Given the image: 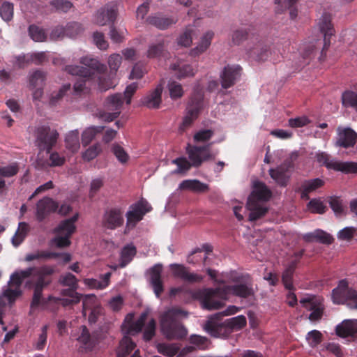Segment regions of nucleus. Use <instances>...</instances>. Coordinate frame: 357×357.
I'll use <instances>...</instances> for the list:
<instances>
[{"label": "nucleus", "instance_id": "393cba45", "mask_svg": "<svg viewBox=\"0 0 357 357\" xmlns=\"http://www.w3.org/2000/svg\"><path fill=\"white\" fill-rule=\"evenodd\" d=\"M162 266L155 264L149 270L150 283L157 298H160L164 291L163 282L162 280Z\"/></svg>", "mask_w": 357, "mask_h": 357}, {"label": "nucleus", "instance_id": "2eb2a0df", "mask_svg": "<svg viewBox=\"0 0 357 357\" xmlns=\"http://www.w3.org/2000/svg\"><path fill=\"white\" fill-rule=\"evenodd\" d=\"M331 15L324 13L319 20L318 26L320 32L324 35V46L321 50V56L326 55V51L331 45V37L335 34V29L332 24Z\"/></svg>", "mask_w": 357, "mask_h": 357}, {"label": "nucleus", "instance_id": "69168bd1", "mask_svg": "<svg viewBox=\"0 0 357 357\" xmlns=\"http://www.w3.org/2000/svg\"><path fill=\"white\" fill-rule=\"evenodd\" d=\"M213 134L214 132L212 130H201L194 135L193 139L197 143L205 142L211 139Z\"/></svg>", "mask_w": 357, "mask_h": 357}, {"label": "nucleus", "instance_id": "aec40b11", "mask_svg": "<svg viewBox=\"0 0 357 357\" xmlns=\"http://www.w3.org/2000/svg\"><path fill=\"white\" fill-rule=\"evenodd\" d=\"M223 291L225 294H232L234 296L248 298L254 296L255 291L252 287V284L250 282L236 284L234 285H224Z\"/></svg>", "mask_w": 357, "mask_h": 357}, {"label": "nucleus", "instance_id": "f704fd0d", "mask_svg": "<svg viewBox=\"0 0 357 357\" xmlns=\"http://www.w3.org/2000/svg\"><path fill=\"white\" fill-rule=\"evenodd\" d=\"M298 0H274L275 3L278 6L277 12L280 13L286 9L289 10V15L291 20H294L298 15V10L295 7Z\"/></svg>", "mask_w": 357, "mask_h": 357}, {"label": "nucleus", "instance_id": "8fccbe9b", "mask_svg": "<svg viewBox=\"0 0 357 357\" xmlns=\"http://www.w3.org/2000/svg\"><path fill=\"white\" fill-rule=\"evenodd\" d=\"M70 84H67L63 85L58 91H54L51 94L50 99V105L51 106H56L57 103L63 98L66 93L70 90Z\"/></svg>", "mask_w": 357, "mask_h": 357}, {"label": "nucleus", "instance_id": "864d4df0", "mask_svg": "<svg viewBox=\"0 0 357 357\" xmlns=\"http://www.w3.org/2000/svg\"><path fill=\"white\" fill-rule=\"evenodd\" d=\"M59 282L62 286L74 287V289H78L79 287L78 280L70 273L61 275Z\"/></svg>", "mask_w": 357, "mask_h": 357}, {"label": "nucleus", "instance_id": "f03ea898", "mask_svg": "<svg viewBox=\"0 0 357 357\" xmlns=\"http://www.w3.org/2000/svg\"><path fill=\"white\" fill-rule=\"evenodd\" d=\"M213 142L204 146H196L188 144L186 153L190 161L186 158L179 157L174 159L172 162L177 165L178 168L174 173L181 174L190 170L191 167H199L202 164L207 160H215L218 154V151L211 152L210 148Z\"/></svg>", "mask_w": 357, "mask_h": 357}, {"label": "nucleus", "instance_id": "4468645a", "mask_svg": "<svg viewBox=\"0 0 357 357\" xmlns=\"http://www.w3.org/2000/svg\"><path fill=\"white\" fill-rule=\"evenodd\" d=\"M216 297L222 298L227 297V294H224L222 287L206 289L202 299L203 307L208 310L221 308L224 303L222 301L217 300Z\"/></svg>", "mask_w": 357, "mask_h": 357}, {"label": "nucleus", "instance_id": "c9c22d12", "mask_svg": "<svg viewBox=\"0 0 357 357\" xmlns=\"http://www.w3.org/2000/svg\"><path fill=\"white\" fill-rule=\"evenodd\" d=\"M136 347L135 343L128 335L125 336L120 341L119 347L116 351L117 357H126Z\"/></svg>", "mask_w": 357, "mask_h": 357}, {"label": "nucleus", "instance_id": "e2e57ef3", "mask_svg": "<svg viewBox=\"0 0 357 357\" xmlns=\"http://www.w3.org/2000/svg\"><path fill=\"white\" fill-rule=\"evenodd\" d=\"M56 11L67 13L73 7V3L68 0H52L50 2Z\"/></svg>", "mask_w": 357, "mask_h": 357}, {"label": "nucleus", "instance_id": "09e8293b", "mask_svg": "<svg viewBox=\"0 0 357 357\" xmlns=\"http://www.w3.org/2000/svg\"><path fill=\"white\" fill-rule=\"evenodd\" d=\"M250 29L241 28L235 30L231 35V40L234 45H240L249 36Z\"/></svg>", "mask_w": 357, "mask_h": 357}, {"label": "nucleus", "instance_id": "c03bdc74", "mask_svg": "<svg viewBox=\"0 0 357 357\" xmlns=\"http://www.w3.org/2000/svg\"><path fill=\"white\" fill-rule=\"evenodd\" d=\"M169 96L172 100L181 98L184 93L183 86L176 81H170L167 84Z\"/></svg>", "mask_w": 357, "mask_h": 357}, {"label": "nucleus", "instance_id": "e433bc0d", "mask_svg": "<svg viewBox=\"0 0 357 357\" xmlns=\"http://www.w3.org/2000/svg\"><path fill=\"white\" fill-rule=\"evenodd\" d=\"M112 273L108 272L101 276L102 280H98L93 278H86L84 280L85 285L91 289H103L109 284V280Z\"/></svg>", "mask_w": 357, "mask_h": 357}, {"label": "nucleus", "instance_id": "0eeeda50", "mask_svg": "<svg viewBox=\"0 0 357 357\" xmlns=\"http://www.w3.org/2000/svg\"><path fill=\"white\" fill-rule=\"evenodd\" d=\"M204 93L201 91H195L192 95L186 107V114L180 127L181 130H184L191 126L198 118L204 109Z\"/></svg>", "mask_w": 357, "mask_h": 357}, {"label": "nucleus", "instance_id": "a211bd4d", "mask_svg": "<svg viewBox=\"0 0 357 357\" xmlns=\"http://www.w3.org/2000/svg\"><path fill=\"white\" fill-rule=\"evenodd\" d=\"M117 3L110 2L97 11L95 15V22L100 26L105 25L107 22L114 23L117 17Z\"/></svg>", "mask_w": 357, "mask_h": 357}, {"label": "nucleus", "instance_id": "2f4dec72", "mask_svg": "<svg viewBox=\"0 0 357 357\" xmlns=\"http://www.w3.org/2000/svg\"><path fill=\"white\" fill-rule=\"evenodd\" d=\"M178 188L181 190H191L195 192H205L208 190V185L202 183L197 179H187L183 181L180 184Z\"/></svg>", "mask_w": 357, "mask_h": 357}, {"label": "nucleus", "instance_id": "b1692460", "mask_svg": "<svg viewBox=\"0 0 357 357\" xmlns=\"http://www.w3.org/2000/svg\"><path fill=\"white\" fill-rule=\"evenodd\" d=\"M164 81L157 85L155 89L151 91L142 99V104L150 109L158 108L162 101V93L163 90Z\"/></svg>", "mask_w": 357, "mask_h": 357}, {"label": "nucleus", "instance_id": "39448f33", "mask_svg": "<svg viewBox=\"0 0 357 357\" xmlns=\"http://www.w3.org/2000/svg\"><path fill=\"white\" fill-rule=\"evenodd\" d=\"M272 196L271 190L261 181H256L253 190L247 202V208L250 211L249 220L256 221L264 217L268 211V208L261 205L259 202H267Z\"/></svg>", "mask_w": 357, "mask_h": 357}, {"label": "nucleus", "instance_id": "cd10ccee", "mask_svg": "<svg viewBox=\"0 0 357 357\" xmlns=\"http://www.w3.org/2000/svg\"><path fill=\"white\" fill-rule=\"evenodd\" d=\"M324 185V181L319 178L305 180L296 191L301 193V197L303 199L307 200L310 199V193L321 188Z\"/></svg>", "mask_w": 357, "mask_h": 357}, {"label": "nucleus", "instance_id": "ddd939ff", "mask_svg": "<svg viewBox=\"0 0 357 357\" xmlns=\"http://www.w3.org/2000/svg\"><path fill=\"white\" fill-rule=\"evenodd\" d=\"M123 103V96L121 93H115L108 96L105 102V107L109 112L100 114V118L110 122L116 119L120 113Z\"/></svg>", "mask_w": 357, "mask_h": 357}, {"label": "nucleus", "instance_id": "f3484780", "mask_svg": "<svg viewBox=\"0 0 357 357\" xmlns=\"http://www.w3.org/2000/svg\"><path fill=\"white\" fill-rule=\"evenodd\" d=\"M59 204L53 199L45 197L36 204V218L38 222H43L51 213L58 209Z\"/></svg>", "mask_w": 357, "mask_h": 357}, {"label": "nucleus", "instance_id": "bf43d9fd", "mask_svg": "<svg viewBox=\"0 0 357 357\" xmlns=\"http://www.w3.org/2000/svg\"><path fill=\"white\" fill-rule=\"evenodd\" d=\"M335 170L344 173H357V162H337Z\"/></svg>", "mask_w": 357, "mask_h": 357}, {"label": "nucleus", "instance_id": "20e7f679", "mask_svg": "<svg viewBox=\"0 0 357 357\" xmlns=\"http://www.w3.org/2000/svg\"><path fill=\"white\" fill-rule=\"evenodd\" d=\"M81 63L85 66H67L66 70L73 75H77L79 78L74 84L75 91L79 93L84 91L86 85V79L93 78L95 73H102L106 66L100 63L97 59L85 56L81 59Z\"/></svg>", "mask_w": 357, "mask_h": 357}, {"label": "nucleus", "instance_id": "473e14b6", "mask_svg": "<svg viewBox=\"0 0 357 357\" xmlns=\"http://www.w3.org/2000/svg\"><path fill=\"white\" fill-rule=\"evenodd\" d=\"M171 69L176 72L175 75L178 79L193 77L195 75V69L191 65L187 63L173 64L171 66Z\"/></svg>", "mask_w": 357, "mask_h": 357}, {"label": "nucleus", "instance_id": "9d476101", "mask_svg": "<svg viewBox=\"0 0 357 357\" xmlns=\"http://www.w3.org/2000/svg\"><path fill=\"white\" fill-rule=\"evenodd\" d=\"M246 318L243 315H238L235 317L226 319L222 324H218L214 321H208L205 326V329L212 335L217 336L222 328H226L231 331H239L246 326Z\"/></svg>", "mask_w": 357, "mask_h": 357}, {"label": "nucleus", "instance_id": "6e6d98bb", "mask_svg": "<svg viewBox=\"0 0 357 357\" xmlns=\"http://www.w3.org/2000/svg\"><path fill=\"white\" fill-rule=\"evenodd\" d=\"M111 149L113 154L121 163L123 164L127 162L129 159V155L121 146L118 144H114Z\"/></svg>", "mask_w": 357, "mask_h": 357}, {"label": "nucleus", "instance_id": "ea45409f", "mask_svg": "<svg viewBox=\"0 0 357 357\" xmlns=\"http://www.w3.org/2000/svg\"><path fill=\"white\" fill-rule=\"evenodd\" d=\"M103 126H92L85 129L82 134V144L86 146L91 143L98 133L102 132Z\"/></svg>", "mask_w": 357, "mask_h": 357}, {"label": "nucleus", "instance_id": "7ed1b4c3", "mask_svg": "<svg viewBox=\"0 0 357 357\" xmlns=\"http://www.w3.org/2000/svg\"><path fill=\"white\" fill-rule=\"evenodd\" d=\"M188 312L179 307L167 310L161 318V330L169 340H182L187 335V330L180 322V317H186Z\"/></svg>", "mask_w": 357, "mask_h": 357}, {"label": "nucleus", "instance_id": "412c9836", "mask_svg": "<svg viewBox=\"0 0 357 357\" xmlns=\"http://www.w3.org/2000/svg\"><path fill=\"white\" fill-rule=\"evenodd\" d=\"M169 267L172 275L175 278H180L183 281L189 283H195L199 282L203 280V277L201 275L190 273L188 268L182 264H172Z\"/></svg>", "mask_w": 357, "mask_h": 357}, {"label": "nucleus", "instance_id": "0e129e2a", "mask_svg": "<svg viewBox=\"0 0 357 357\" xmlns=\"http://www.w3.org/2000/svg\"><path fill=\"white\" fill-rule=\"evenodd\" d=\"M101 151V146L100 144L97 143L88 148L83 153V159L90 161L94 159Z\"/></svg>", "mask_w": 357, "mask_h": 357}, {"label": "nucleus", "instance_id": "5701e85b", "mask_svg": "<svg viewBox=\"0 0 357 357\" xmlns=\"http://www.w3.org/2000/svg\"><path fill=\"white\" fill-rule=\"evenodd\" d=\"M248 54L250 59L255 61H264L272 56L273 52L262 40H259L254 47L248 50Z\"/></svg>", "mask_w": 357, "mask_h": 357}, {"label": "nucleus", "instance_id": "72a5a7b5", "mask_svg": "<svg viewBox=\"0 0 357 357\" xmlns=\"http://www.w3.org/2000/svg\"><path fill=\"white\" fill-rule=\"evenodd\" d=\"M166 44L164 39H158L156 43L149 45L146 56L149 59H155L162 56L165 51Z\"/></svg>", "mask_w": 357, "mask_h": 357}, {"label": "nucleus", "instance_id": "5fc2aeb1", "mask_svg": "<svg viewBox=\"0 0 357 357\" xmlns=\"http://www.w3.org/2000/svg\"><path fill=\"white\" fill-rule=\"evenodd\" d=\"M316 158L319 164L324 165L328 169L335 170V167L337 162L331 160V156L328 154L324 152L318 153L316 155Z\"/></svg>", "mask_w": 357, "mask_h": 357}, {"label": "nucleus", "instance_id": "7c9ffc66", "mask_svg": "<svg viewBox=\"0 0 357 357\" xmlns=\"http://www.w3.org/2000/svg\"><path fill=\"white\" fill-rule=\"evenodd\" d=\"M213 31H206L200 38L198 45L190 51V54L193 56H199L206 52L211 44V41L214 37Z\"/></svg>", "mask_w": 357, "mask_h": 357}, {"label": "nucleus", "instance_id": "c756f323", "mask_svg": "<svg viewBox=\"0 0 357 357\" xmlns=\"http://www.w3.org/2000/svg\"><path fill=\"white\" fill-rule=\"evenodd\" d=\"M336 334L342 337L353 336L357 333V319L344 320L336 327Z\"/></svg>", "mask_w": 357, "mask_h": 357}, {"label": "nucleus", "instance_id": "a878e982", "mask_svg": "<svg viewBox=\"0 0 357 357\" xmlns=\"http://www.w3.org/2000/svg\"><path fill=\"white\" fill-rule=\"evenodd\" d=\"M337 139L336 145L343 148L354 146L356 142L357 133L350 128L337 129Z\"/></svg>", "mask_w": 357, "mask_h": 357}, {"label": "nucleus", "instance_id": "603ef678", "mask_svg": "<svg viewBox=\"0 0 357 357\" xmlns=\"http://www.w3.org/2000/svg\"><path fill=\"white\" fill-rule=\"evenodd\" d=\"M29 33L31 38L36 42H43L47 38V35L45 31L34 24L29 26Z\"/></svg>", "mask_w": 357, "mask_h": 357}, {"label": "nucleus", "instance_id": "6ab92c4d", "mask_svg": "<svg viewBox=\"0 0 357 357\" xmlns=\"http://www.w3.org/2000/svg\"><path fill=\"white\" fill-rule=\"evenodd\" d=\"M242 68L239 65H227L220 74L221 85L223 89L233 86L239 79Z\"/></svg>", "mask_w": 357, "mask_h": 357}, {"label": "nucleus", "instance_id": "79ce46f5", "mask_svg": "<svg viewBox=\"0 0 357 357\" xmlns=\"http://www.w3.org/2000/svg\"><path fill=\"white\" fill-rule=\"evenodd\" d=\"M59 254L55 252L38 250L34 253L27 254L25 257L26 261H31L40 259H50L58 258Z\"/></svg>", "mask_w": 357, "mask_h": 357}, {"label": "nucleus", "instance_id": "680f3d73", "mask_svg": "<svg viewBox=\"0 0 357 357\" xmlns=\"http://www.w3.org/2000/svg\"><path fill=\"white\" fill-rule=\"evenodd\" d=\"M294 271L287 268L284 270L282 275V282L284 287L289 291H294L293 275Z\"/></svg>", "mask_w": 357, "mask_h": 357}, {"label": "nucleus", "instance_id": "a18cd8bd", "mask_svg": "<svg viewBox=\"0 0 357 357\" xmlns=\"http://www.w3.org/2000/svg\"><path fill=\"white\" fill-rule=\"evenodd\" d=\"M136 248L132 245H128L123 248L121 252V266H126L136 255Z\"/></svg>", "mask_w": 357, "mask_h": 357}, {"label": "nucleus", "instance_id": "9b49d317", "mask_svg": "<svg viewBox=\"0 0 357 357\" xmlns=\"http://www.w3.org/2000/svg\"><path fill=\"white\" fill-rule=\"evenodd\" d=\"M152 209L146 200L141 199L135 204L130 206L126 216V227L133 228L137 223L143 219L144 215Z\"/></svg>", "mask_w": 357, "mask_h": 357}, {"label": "nucleus", "instance_id": "4c0bfd02", "mask_svg": "<svg viewBox=\"0 0 357 357\" xmlns=\"http://www.w3.org/2000/svg\"><path fill=\"white\" fill-rule=\"evenodd\" d=\"M40 298V303L37 307L41 305L44 309L49 310L52 312H56L61 306L59 297L49 296L47 298L42 297Z\"/></svg>", "mask_w": 357, "mask_h": 357}, {"label": "nucleus", "instance_id": "58836bf2", "mask_svg": "<svg viewBox=\"0 0 357 357\" xmlns=\"http://www.w3.org/2000/svg\"><path fill=\"white\" fill-rule=\"evenodd\" d=\"M66 148L72 152H77L80 147L79 132L77 130H72L66 137Z\"/></svg>", "mask_w": 357, "mask_h": 357}, {"label": "nucleus", "instance_id": "dca6fc26", "mask_svg": "<svg viewBox=\"0 0 357 357\" xmlns=\"http://www.w3.org/2000/svg\"><path fill=\"white\" fill-rule=\"evenodd\" d=\"M293 167L290 160H285L280 165L275 168H271L269 175L280 186L286 187L289 181L290 169Z\"/></svg>", "mask_w": 357, "mask_h": 357}, {"label": "nucleus", "instance_id": "774afa93", "mask_svg": "<svg viewBox=\"0 0 357 357\" xmlns=\"http://www.w3.org/2000/svg\"><path fill=\"white\" fill-rule=\"evenodd\" d=\"M307 206L314 213L323 214L326 211V206L321 201L317 199H311L309 202Z\"/></svg>", "mask_w": 357, "mask_h": 357}, {"label": "nucleus", "instance_id": "3c124183", "mask_svg": "<svg viewBox=\"0 0 357 357\" xmlns=\"http://www.w3.org/2000/svg\"><path fill=\"white\" fill-rule=\"evenodd\" d=\"M306 340L310 347L314 348L322 342L323 335L317 330H312L307 333Z\"/></svg>", "mask_w": 357, "mask_h": 357}, {"label": "nucleus", "instance_id": "423d86ee", "mask_svg": "<svg viewBox=\"0 0 357 357\" xmlns=\"http://www.w3.org/2000/svg\"><path fill=\"white\" fill-rule=\"evenodd\" d=\"M335 304H345L349 309L357 310V290L349 287L346 280H342L332 291Z\"/></svg>", "mask_w": 357, "mask_h": 357}, {"label": "nucleus", "instance_id": "052dcab7", "mask_svg": "<svg viewBox=\"0 0 357 357\" xmlns=\"http://www.w3.org/2000/svg\"><path fill=\"white\" fill-rule=\"evenodd\" d=\"M194 30L191 27H187L185 31L178 39V44L183 47H189L192 43V33Z\"/></svg>", "mask_w": 357, "mask_h": 357}, {"label": "nucleus", "instance_id": "4be33fe9", "mask_svg": "<svg viewBox=\"0 0 357 357\" xmlns=\"http://www.w3.org/2000/svg\"><path fill=\"white\" fill-rule=\"evenodd\" d=\"M146 22L160 30H166L175 24L178 20L173 17H167L162 13H157L149 15L146 18Z\"/></svg>", "mask_w": 357, "mask_h": 357}, {"label": "nucleus", "instance_id": "13d9d810", "mask_svg": "<svg viewBox=\"0 0 357 357\" xmlns=\"http://www.w3.org/2000/svg\"><path fill=\"white\" fill-rule=\"evenodd\" d=\"M94 308H98L97 307V298L93 294L85 295L82 301V310L84 315L86 314V311Z\"/></svg>", "mask_w": 357, "mask_h": 357}, {"label": "nucleus", "instance_id": "f8f14e48", "mask_svg": "<svg viewBox=\"0 0 357 357\" xmlns=\"http://www.w3.org/2000/svg\"><path fill=\"white\" fill-rule=\"evenodd\" d=\"M123 209L116 206L107 208L102 215V225L109 230H115L123 225Z\"/></svg>", "mask_w": 357, "mask_h": 357}, {"label": "nucleus", "instance_id": "f257e3e1", "mask_svg": "<svg viewBox=\"0 0 357 357\" xmlns=\"http://www.w3.org/2000/svg\"><path fill=\"white\" fill-rule=\"evenodd\" d=\"M54 273V267L47 265L16 271L11 274L8 282V287L3 289V295L10 303L14 302L22 294L20 287L23 281L31 277V282L33 286V294L31 307H37L43 289L52 282V275Z\"/></svg>", "mask_w": 357, "mask_h": 357}, {"label": "nucleus", "instance_id": "de8ad7c7", "mask_svg": "<svg viewBox=\"0 0 357 357\" xmlns=\"http://www.w3.org/2000/svg\"><path fill=\"white\" fill-rule=\"evenodd\" d=\"M158 351L160 354L172 357L179 351V347L176 344L161 343L158 345Z\"/></svg>", "mask_w": 357, "mask_h": 357}, {"label": "nucleus", "instance_id": "338daca9", "mask_svg": "<svg viewBox=\"0 0 357 357\" xmlns=\"http://www.w3.org/2000/svg\"><path fill=\"white\" fill-rule=\"evenodd\" d=\"M329 204L332 210L337 215H341L344 213L342 202L339 197H330Z\"/></svg>", "mask_w": 357, "mask_h": 357}, {"label": "nucleus", "instance_id": "49530a36", "mask_svg": "<svg viewBox=\"0 0 357 357\" xmlns=\"http://www.w3.org/2000/svg\"><path fill=\"white\" fill-rule=\"evenodd\" d=\"M14 6L12 3L5 1L0 6V16L3 20L10 22L13 18Z\"/></svg>", "mask_w": 357, "mask_h": 357}, {"label": "nucleus", "instance_id": "1a4fd4ad", "mask_svg": "<svg viewBox=\"0 0 357 357\" xmlns=\"http://www.w3.org/2000/svg\"><path fill=\"white\" fill-rule=\"evenodd\" d=\"M59 133L56 130L51 129L50 126H41L36 130V138L38 146L41 150H45L48 153L56 144Z\"/></svg>", "mask_w": 357, "mask_h": 357}, {"label": "nucleus", "instance_id": "bb28decb", "mask_svg": "<svg viewBox=\"0 0 357 357\" xmlns=\"http://www.w3.org/2000/svg\"><path fill=\"white\" fill-rule=\"evenodd\" d=\"M148 317V312H142L139 317L137 319V321L132 322L131 319L132 318V316L130 314H128L126 319V321L128 322V328H126V326L125 325L123 326L122 330L125 335H135L136 333H138L142 331L143 327L144 326V324L147 319Z\"/></svg>", "mask_w": 357, "mask_h": 357}, {"label": "nucleus", "instance_id": "c85d7f7f", "mask_svg": "<svg viewBox=\"0 0 357 357\" xmlns=\"http://www.w3.org/2000/svg\"><path fill=\"white\" fill-rule=\"evenodd\" d=\"M303 239L307 243L316 241L326 245L331 244L334 241L331 234L321 229H316L313 232L304 234Z\"/></svg>", "mask_w": 357, "mask_h": 357}, {"label": "nucleus", "instance_id": "6e6552de", "mask_svg": "<svg viewBox=\"0 0 357 357\" xmlns=\"http://www.w3.org/2000/svg\"><path fill=\"white\" fill-rule=\"evenodd\" d=\"M68 222V220L61 221L54 229L56 236L50 241V246L65 248L70 245V237L75 233L76 227L69 225Z\"/></svg>", "mask_w": 357, "mask_h": 357}, {"label": "nucleus", "instance_id": "37998d69", "mask_svg": "<svg viewBox=\"0 0 357 357\" xmlns=\"http://www.w3.org/2000/svg\"><path fill=\"white\" fill-rule=\"evenodd\" d=\"M46 79L45 72L37 70L34 71L29 77V84L32 88L43 86Z\"/></svg>", "mask_w": 357, "mask_h": 357}, {"label": "nucleus", "instance_id": "4d7b16f0", "mask_svg": "<svg viewBox=\"0 0 357 357\" xmlns=\"http://www.w3.org/2000/svg\"><path fill=\"white\" fill-rule=\"evenodd\" d=\"M19 169L18 163L13 162L6 166L0 167V175L6 178L12 177L18 173Z\"/></svg>", "mask_w": 357, "mask_h": 357}, {"label": "nucleus", "instance_id": "a19ab883", "mask_svg": "<svg viewBox=\"0 0 357 357\" xmlns=\"http://www.w3.org/2000/svg\"><path fill=\"white\" fill-rule=\"evenodd\" d=\"M342 103L345 107L354 108L357 111V93L347 90L342 94Z\"/></svg>", "mask_w": 357, "mask_h": 357}]
</instances>
